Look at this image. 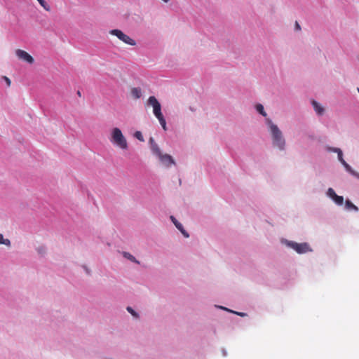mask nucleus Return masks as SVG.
Instances as JSON below:
<instances>
[{
    "label": "nucleus",
    "instance_id": "nucleus-26",
    "mask_svg": "<svg viewBox=\"0 0 359 359\" xmlns=\"http://www.w3.org/2000/svg\"><path fill=\"white\" fill-rule=\"evenodd\" d=\"M355 177H357L358 179H359V173L357 172V174H356V175Z\"/></svg>",
    "mask_w": 359,
    "mask_h": 359
},
{
    "label": "nucleus",
    "instance_id": "nucleus-10",
    "mask_svg": "<svg viewBox=\"0 0 359 359\" xmlns=\"http://www.w3.org/2000/svg\"><path fill=\"white\" fill-rule=\"evenodd\" d=\"M170 219L175 226V227L182 233V235L185 238H189V234L187 233V231L184 229L183 225L177 220V219L174 216H170Z\"/></svg>",
    "mask_w": 359,
    "mask_h": 359
},
{
    "label": "nucleus",
    "instance_id": "nucleus-24",
    "mask_svg": "<svg viewBox=\"0 0 359 359\" xmlns=\"http://www.w3.org/2000/svg\"><path fill=\"white\" fill-rule=\"evenodd\" d=\"M222 353L224 356L226 355V351L224 349L222 351Z\"/></svg>",
    "mask_w": 359,
    "mask_h": 359
},
{
    "label": "nucleus",
    "instance_id": "nucleus-28",
    "mask_svg": "<svg viewBox=\"0 0 359 359\" xmlns=\"http://www.w3.org/2000/svg\"><path fill=\"white\" fill-rule=\"evenodd\" d=\"M165 3H168L170 0H163Z\"/></svg>",
    "mask_w": 359,
    "mask_h": 359
},
{
    "label": "nucleus",
    "instance_id": "nucleus-21",
    "mask_svg": "<svg viewBox=\"0 0 359 359\" xmlns=\"http://www.w3.org/2000/svg\"><path fill=\"white\" fill-rule=\"evenodd\" d=\"M216 306L217 308H218V309H222V310H224V311H226L230 312V313L233 312V310H231V309H228V308H226V307H224V306Z\"/></svg>",
    "mask_w": 359,
    "mask_h": 359
},
{
    "label": "nucleus",
    "instance_id": "nucleus-17",
    "mask_svg": "<svg viewBox=\"0 0 359 359\" xmlns=\"http://www.w3.org/2000/svg\"><path fill=\"white\" fill-rule=\"evenodd\" d=\"M0 244L5 245L6 246H10L11 241L8 238H4V236L1 233H0Z\"/></svg>",
    "mask_w": 359,
    "mask_h": 359
},
{
    "label": "nucleus",
    "instance_id": "nucleus-13",
    "mask_svg": "<svg viewBox=\"0 0 359 359\" xmlns=\"http://www.w3.org/2000/svg\"><path fill=\"white\" fill-rule=\"evenodd\" d=\"M131 95L134 98L138 99L142 96V90L140 88H133L131 90Z\"/></svg>",
    "mask_w": 359,
    "mask_h": 359
},
{
    "label": "nucleus",
    "instance_id": "nucleus-27",
    "mask_svg": "<svg viewBox=\"0 0 359 359\" xmlns=\"http://www.w3.org/2000/svg\"><path fill=\"white\" fill-rule=\"evenodd\" d=\"M77 94H78V95H79V96H80V97H81V93H80V91H78V92H77Z\"/></svg>",
    "mask_w": 359,
    "mask_h": 359
},
{
    "label": "nucleus",
    "instance_id": "nucleus-2",
    "mask_svg": "<svg viewBox=\"0 0 359 359\" xmlns=\"http://www.w3.org/2000/svg\"><path fill=\"white\" fill-rule=\"evenodd\" d=\"M149 143L152 154L158 158L159 161L164 167L168 168L171 165H175V161L170 155L162 154L161 149L155 142L153 137L149 139Z\"/></svg>",
    "mask_w": 359,
    "mask_h": 359
},
{
    "label": "nucleus",
    "instance_id": "nucleus-4",
    "mask_svg": "<svg viewBox=\"0 0 359 359\" xmlns=\"http://www.w3.org/2000/svg\"><path fill=\"white\" fill-rule=\"evenodd\" d=\"M110 141L113 144L121 149L124 150L128 149L127 140L118 128L112 129Z\"/></svg>",
    "mask_w": 359,
    "mask_h": 359
},
{
    "label": "nucleus",
    "instance_id": "nucleus-7",
    "mask_svg": "<svg viewBox=\"0 0 359 359\" xmlns=\"http://www.w3.org/2000/svg\"><path fill=\"white\" fill-rule=\"evenodd\" d=\"M147 105L152 107L153 114L156 118L163 115L161 112V105L155 96H150L148 98Z\"/></svg>",
    "mask_w": 359,
    "mask_h": 359
},
{
    "label": "nucleus",
    "instance_id": "nucleus-23",
    "mask_svg": "<svg viewBox=\"0 0 359 359\" xmlns=\"http://www.w3.org/2000/svg\"><path fill=\"white\" fill-rule=\"evenodd\" d=\"M2 79L6 81V85L8 86H11V81L10 79H8L7 76H3Z\"/></svg>",
    "mask_w": 359,
    "mask_h": 359
},
{
    "label": "nucleus",
    "instance_id": "nucleus-14",
    "mask_svg": "<svg viewBox=\"0 0 359 359\" xmlns=\"http://www.w3.org/2000/svg\"><path fill=\"white\" fill-rule=\"evenodd\" d=\"M255 109H256L257 111L259 114H260L261 115H262L265 118H269L267 116V114L264 111V106L262 104H257L255 106Z\"/></svg>",
    "mask_w": 359,
    "mask_h": 359
},
{
    "label": "nucleus",
    "instance_id": "nucleus-18",
    "mask_svg": "<svg viewBox=\"0 0 359 359\" xmlns=\"http://www.w3.org/2000/svg\"><path fill=\"white\" fill-rule=\"evenodd\" d=\"M128 313H130L134 318H139V314L137 312H136L132 307L128 306L126 308Z\"/></svg>",
    "mask_w": 359,
    "mask_h": 359
},
{
    "label": "nucleus",
    "instance_id": "nucleus-6",
    "mask_svg": "<svg viewBox=\"0 0 359 359\" xmlns=\"http://www.w3.org/2000/svg\"><path fill=\"white\" fill-rule=\"evenodd\" d=\"M109 34L116 36L119 40L130 46H136V41L130 38L128 35L123 33L121 30L114 29L109 31Z\"/></svg>",
    "mask_w": 359,
    "mask_h": 359
},
{
    "label": "nucleus",
    "instance_id": "nucleus-22",
    "mask_svg": "<svg viewBox=\"0 0 359 359\" xmlns=\"http://www.w3.org/2000/svg\"><path fill=\"white\" fill-rule=\"evenodd\" d=\"M232 313H234V314H236V315H238L239 316H241V317H245V316H247V313H243V312H238V311H233V312H232Z\"/></svg>",
    "mask_w": 359,
    "mask_h": 359
},
{
    "label": "nucleus",
    "instance_id": "nucleus-20",
    "mask_svg": "<svg viewBox=\"0 0 359 359\" xmlns=\"http://www.w3.org/2000/svg\"><path fill=\"white\" fill-rule=\"evenodd\" d=\"M40 5L46 10V11H49L50 10V6L49 5L44 1V0H40L38 1Z\"/></svg>",
    "mask_w": 359,
    "mask_h": 359
},
{
    "label": "nucleus",
    "instance_id": "nucleus-9",
    "mask_svg": "<svg viewBox=\"0 0 359 359\" xmlns=\"http://www.w3.org/2000/svg\"><path fill=\"white\" fill-rule=\"evenodd\" d=\"M15 54L19 59L25 61L29 64H32L34 62V58L25 50L18 49L15 51Z\"/></svg>",
    "mask_w": 359,
    "mask_h": 359
},
{
    "label": "nucleus",
    "instance_id": "nucleus-25",
    "mask_svg": "<svg viewBox=\"0 0 359 359\" xmlns=\"http://www.w3.org/2000/svg\"><path fill=\"white\" fill-rule=\"evenodd\" d=\"M296 27H297V29H300V27H299V24L297 22H296Z\"/></svg>",
    "mask_w": 359,
    "mask_h": 359
},
{
    "label": "nucleus",
    "instance_id": "nucleus-8",
    "mask_svg": "<svg viewBox=\"0 0 359 359\" xmlns=\"http://www.w3.org/2000/svg\"><path fill=\"white\" fill-rule=\"evenodd\" d=\"M325 195L327 198L331 199L333 201V203H334L337 205L341 206L344 204V197L338 196L332 188H328L327 190L326 191Z\"/></svg>",
    "mask_w": 359,
    "mask_h": 359
},
{
    "label": "nucleus",
    "instance_id": "nucleus-3",
    "mask_svg": "<svg viewBox=\"0 0 359 359\" xmlns=\"http://www.w3.org/2000/svg\"><path fill=\"white\" fill-rule=\"evenodd\" d=\"M281 243L300 255L313 252V249L306 242L297 243L287 239H282Z\"/></svg>",
    "mask_w": 359,
    "mask_h": 359
},
{
    "label": "nucleus",
    "instance_id": "nucleus-12",
    "mask_svg": "<svg viewBox=\"0 0 359 359\" xmlns=\"http://www.w3.org/2000/svg\"><path fill=\"white\" fill-rule=\"evenodd\" d=\"M344 208L347 211H354V212H358V208L350 200L347 199L345 201V206H344Z\"/></svg>",
    "mask_w": 359,
    "mask_h": 359
},
{
    "label": "nucleus",
    "instance_id": "nucleus-19",
    "mask_svg": "<svg viewBox=\"0 0 359 359\" xmlns=\"http://www.w3.org/2000/svg\"><path fill=\"white\" fill-rule=\"evenodd\" d=\"M134 137L137 139L138 140L141 141V142H144V139L143 137V135L142 134V133L140 131H136L135 133H134Z\"/></svg>",
    "mask_w": 359,
    "mask_h": 359
},
{
    "label": "nucleus",
    "instance_id": "nucleus-11",
    "mask_svg": "<svg viewBox=\"0 0 359 359\" xmlns=\"http://www.w3.org/2000/svg\"><path fill=\"white\" fill-rule=\"evenodd\" d=\"M311 105L317 116H323L325 114V109L319 102L316 100L311 101Z\"/></svg>",
    "mask_w": 359,
    "mask_h": 359
},
{
    "label": "nucleus",
    "instance_id": "nucleus-5",
    "mask_svg": "<svg viewBox=\"0 0 359 359\" xmlns=\"http://www.w3.org/2000/svg\"><path fill=\"white\" fill-rule=\"evenodd\" d=\"M325 149L328 152L337 153V154L338 160L343 165V166L344 167L345 170L348 173L352 175L353 176L355 177L356 175L357 172L353 170V168L350 166V165H348L345 161V160L344 159V158H343V151H342V150L341 149L337 148V147H330V146H326L325 147Z\"/></svg>",
    "mask_w": 359,
    "mask_h": 359
},
{
    "label": "nucleus",
    "instance_id": "nucleus-29",
    "mask_svg": "<svg viewBox=\"0 0 359 359\" xmlns=\"http://www.w3.org/2000/svg\"><path fill=\"white\" fill-rule=\"evenodd\" d=\"M357 58H358V62H359V55H358Z\"/></svg>",
    "mask_w": 359,
    "mask_h": 359
},
{
    "label": "nucleus",
    "instance_id": "nucleus-16",
    "mask_svg": "<svg viewBox=\"0 0 359 359\" xmlns=\"http://www.w3.org/2000/svg\"><path fill=\"white\" fill-rule=\"evenodd\" d=\"M123 256H124V257L130 260L131 262L139 264V262L135 259V257L133 255H132L131 254H130L129 252H123Z\"/></svg>",
    "mask_w": 359,
    "mask_h": 359
},
{
    "label": "nucleus",
    "instance_id": "nucleus-1",
    "mask_svg": "<svg viewBox=\"0 0 359 359\" xmlns=\"http://www.w3.org/2000/svg\"><path fill=\"white\" fill-rule=\"evenodd\" d=\"M264 124L271 137L272 147L280 151H284L286 149V141L282 130L270 118H264Z\"/></svg>",
    "mask_w": 359,
    "mask_h": 359
},
{
    "label": "nucleus",
    "instance_id": "nucleus-15",
    "mask_svg": "<svg viewBox=\"0 0 359 359\" xmlns=\"http://www.w3.org/2000/svg\"><path fill=\"white\" fill-rule=\"evenodd\" d=\"M156 118L158 120L160 125L161 126L162 128L166 131L168 130L167 125H166V121L164 118L163 115H161L160 116L156 117Z\"/></svg>",
    "mask_w": 359,
    "mask_h": 359
}]
</instances>
